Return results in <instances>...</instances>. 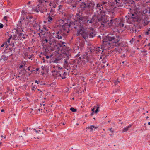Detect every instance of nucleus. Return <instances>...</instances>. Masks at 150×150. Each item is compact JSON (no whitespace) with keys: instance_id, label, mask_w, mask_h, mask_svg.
Listing matches in <instances>:
<instances>
[{"instance_id":"nucleus-1","label":"nucleus","mask_w":150,"mask_h":150,"mask_svg":"<svg viewBox=\"0 0 150 150\" xmlns=\"http://www.w3.org/2000/svg\"><path fill=\"white\" fill-rule=\"evenodd\" d=\"M16 34L12 37L11 36L0 46V47H8L9 46H15L17 40H25L26 39L28 35L23 31V30L18 32H16Z\"/></svg>"},{"instance_id":"nucleus-2","label":"nucleus","mask_w":150,"mask_h":150,"mask_svg":"<svg viewBox=\"0 0 150 150\" xmlns=\"http://www.w3.org/2000/svg\"><path fill=\"white\" fill-rule=\"evenodd\" d=\"M102 37V45L101 47H111L110 45L112 43L116 44L120 40L119 36H115L113 34L110 33L105 37Z\"/></svg>"},{"instance_id":"nucleus-3","label":"nucleus","mask_w":150,"mask_h":150,"mask_svg":"<svg viewBox=\"0 0 150 150\" xmlns=\"http://www.w3.org/2000/svg\"><path fill=\"white\" fill-rule=\"evenodd\" d=\"M116 19L117 18H114L111 17L108 19L106 18L105 16L104 17L101 19L100 22V26L101 27L108 26L112 28H116Z\"/></svg>"},{"instance_id":"nucleus-4","label":"nucleus","mask_w":150,"mask_h":150,"mask_svg":"<svg viewBox=\"0 0 150 150\" xmlns=\"http://www.w3.org/2000/svg\"><path fill=\"white\" fill-rule=\"evenodd\" d=\"M95 5L94 2L92 1L84 0L81 3L79 8L81 12H88L93 9Z\"/></svg>"},{"instance_id":"nucleus-5","label":"nucleus","mask_w":150,"mask_h":150,"mask_svg":"<svg viewBox=\"0 0 150 150\" xmlns=\"http://www.w3.org/2000/svg\"><path fill=\"white\" fill-rule=\"evenodd\" d=\"M92 51L90 49H87L84 54L82 56L79 57L77 60H78V61L79 60L81 61V64L83 65H84L88 62L91 63L92 61L93 57L90 54L92 52Z\"/></svg>"},{"instance_id":"nucleus-6","label":"nucleus","mask_w":150,"mask_h":150,"mask_svg":"<svg viewBox=\"0 0 150 150\" xmlns=\"http://www.w3.org/2000/svg\"><path fill=\"white\" fill-rule=\"evenodd\" d=\"M59 26H62L63 30L66 31L67 33H68L69 30V29L70 28H76V27L75 26V25L73 23V22L68 21H67L64 20H61L59 21Z\"/></svg>"},{"instance_id":"nucleus-7","label":"nucleus","mask_w":150,"mask_h":150,"mask_svg":"<svg viewBox=\"0 0 150 150\" xmlns=\"http://www.w3.org/2000/svg\"><path fill=\"white\" fill-rule=\"evenodd\" d=\"M86 21L85 18L81 15L77 13L75 15V21L73 22V23L74 24L76 28L77 27L83 26V24L86 23Z\"/></svg>"},{"instance_id":"nucleus-8","label":"nucleus","mask_w":150,"mask_h":150,"mask_svg":"<svg viewBox=\"0 0 150 150\" xmlns=\"http://www.w3.org/2000/svg\"><path fill=\"white\" fill-rule=\"evenodd\" d=\"M127 22L129 24L135 25L134 23L138 21L139 19L137 14L136 13L129 14L126 16Z\"/></svg>"},{"instance_id":"nucleus-9","label":"nucleus","mask_w":150,"mask_h":150,"mask_svg":"<svg viewBox=\"0 0 150 150\" xmlns=\"http://www.w3.org/2000/svg\"><path fill=\"white\" fill-rule=\"evenodd\" d=\"M57 49L58 50L57 51L56 50L55 52H56L55 54H61L62 53H63L64 54V55L65 57H64V62L66 63H67V62H68L67 61V60H69V56H71V54L69 52V50H66V49L64 51V50H62V48L60 50V47H57ZM62 48H63L64 47H62Z\"/></svg>"},{"instance_id":"nucleus-10","label":"nucleus","mask_w":150,"mask_h":150,"mask_svg":"<svg viewBox=\"0 0 150 150\" xmlns=\"http://www.w3.org/2000/svg\"><path fill=\"white\" fill-rule=\"evenodd\" d=\"M113 3L117 7H121L123 6L124 4L126 3L133 4L134 3L133 0H112Z\"/></svg>"},{"instance_id":"nucleus-11","label":"nucleus","mask_w":150,"mask_h":150,"mask_svg":"<svg viewBox=\"0 0 150 150\" xmlns=\"http://www.w3.org/2000/svg\"><path fill=\"white\" fill-rule=\"evenodd\" d=\"M75 29H79L77 31L76 35L78 36L81 35V36L85 39L86 38H88L87 31L83 27V26H81L80 27H77Z\"/></svg>"},{"instance_id":"nucleus-12","label":"nucleus","mask_w":150,"mask_h":150,"mask_svg":"<svg viewBox=\"0 0 150 150\" xmlns=\"http://www.w3.org/2000/svg\"><path fill=\"white\" fill-rule=\"evenodd\" d=\"M50 35H46L45 37H44L42 40V46H46V47H51L50 45L52 44V42L50 40L48 41V38L50 37Z\"/></svg>"},{"instance_id":"nucleus-13","label":"nucleus","mask_w":150,"mask_h":150,"mask_svg":"<svg viewBox=\"0 0 150 150\" xmlns=\"http://www.w3.org/2000/svg\"><path fill=\"white\" fill-rule=\"evenodd\" d=\"M39 3H49V5L51 9L53 8H55L56 6V3L55 1L54 0H39Z\"/></svg>"},{"instance_id":"nucleus-14","label":"nucleus","mask_w":150,"mask_h":150,"mask_svg":"<svg viewBox=\"0 0 150 150\" xmlns=\"http://www.w3.org/2000/svg\"><path fill=\"white\" fill-rule=\"evenodd\" d=\"M55 35V37L59 40L63 39L64 40L66 36V34L64 33L62 31L60 30L56 33Z\"/></svg>"},{"instance_id":"nucleus-15","label":"nucleus","mask_w":150,"mask_h":150,"mask_svg":"<svg viewBox=\"0 0 150 150\" xmlns=\"http://www.w3.org/2000/svg\"><path fill=\"white\" fill-rule=\"evenodd\" d=\"M52 10L51 9L50 12L48 13H47L46 15V20L47 21V23L48 24L51 23L54 18V16L51 12Z\"/></svg>"},{"instance_id":"nucleus-16","label":"nucleus","mask_w":150,"mask_h":150,"mask_svg":"<svg viewBox=\"0 0 150 150\" xmlns=\"http://www.w3.org/2000/svg\"><path fill=\"white\" fill-rule=\"evenodd\" d=\"M31 19H33V20H30L29 21H30L31 23L33 25L34 28L37 31L40 30V25L36 23L35 20L32 17H30V20Z\"/></svg>"},{"instance_id":"nucleus-17","label":"nucleus","mask_w":150,"mask_h":150,"mask_svg":"<svg viewBox=\"0 0 150 150\" xmlns=\"http://www.w3.org/2000/svg\"><path fill=\"white\" fill-rule=\"evenodd\" d=\"M92 48L87 47V49H90L91 50H92V52L91 53L90 55H92V53L94 51H95L96 53L99 52L102 54L105 50L104 49V47H93L94 48L93 49Z\"/></svg>"},{"instance_id":"nucleus-18","label":"nucleus","mask_w":150,"mask_h":150,"mask_svg":"<svg viewBox=\"0 0 150 150\" xmlns=\"http://www.w3.org/2000/svg\"><path fill=\"white\" fill-rule=\"evenodd\" d=\"M38 5L39 11L42 13H44L47 11V6L43 5L42 3H40Z\"/></svg>"},{"instance_id":"nucleus-19","label":"nucleus","mask_w":150,"mask_h":150,"mask_svg":"<svg viewBox=\"0 0 150 150\" xmlns=\"http://www.w3.org/2000/svg\"><path fill=\"white\" fill-rule=\"evenodd\" d=\"M25 18H21L18 21V23L17 24V27L16 28H15L14 29L16 30V32H18V31L21 30L22 29V22L24 20Z\"/></svg>"},{"instance_id":"nucleus-20","label":"nucleus","mask_w":150,"mask_h":150,"mask_svg":"<svg viewBox=\"0 0 150 150\" xmlns=\"http://www.w3.org/2000/svg\"><path fill=\"white\" fill-rule=\"evenodd\" d=\"M115 26L116 28L117 27L122 28L124 26V22L122 20L117 18Z\"/></svg>"},{"instance_id":"nucleus-21","label":"nucleus","mask_w":150,"mask_h":150,"mask_svg":"<svg viewBox=\"0 0 150 150\" xmlns=\"http://www.w3.org/2000/svg\"><path fill=\"white\" fill-rule=\"evenodd\" d=\"M82 1V0H71V6L73 8L75 7L76 5L80 3V1Z\"/></svg>"},{"instance_id":"nucleus-22","label":"nucleus","mask_w":150,"mask_h":150,"mask_svg":"<svg viewBox=\"0 0 150 150\" xmlns=\"http://www.w3.org/2000/svg\"><path fill=\"white\" fill-rule=\"evenodd\" d=\"M150 22L149 18L147 16H144L142 20V24L144 26L147 25Z\"/></svg>"},{"instance_id":"nucleus-23","label":"nucleus","mask_w":150,"mask_h":150,"mask_svg":"<svg viewBox=\"0 0 150 150\" xmlns=\"http://www.w3.org/2000/svg\"><path fill=\"white\" fill-rule=\"evenodd\" d=\"M43 47V49L45 50V51L43 52V53L44 55L49 54H51V52L53 50V49L52 48L50 49V47Z\"/></svg>"},{"instance_id":"nucleus-24","label":"nucleus","mask_w":150,"mask_h":150,"mask_svg":"<svg viewBox=\"0 0 150 150\" xmlns=\"http://www.w3.org/2000/svg\"><path fill=\"white\" fill-rule=\"evenodd\" d=\"M87 33L88 34V37L90 38H93L96 35V32L94 31H92L91 32L87 31Z\"/></svg>"},{"instance_id":"nucleus-25","label":"nucleus","mask_w":150,"mask_h":150,"mask_svg":"<svg viewBox=\"0 0 150 150\" xmlns=\"http://www.w3.org/2000/svg\"><path fill=\"white\" fill-rule=\"evenodd\" d=\"M12 49L10 47H6L4 50V52L6 53H9V56H11L12 55L11 53Z\"/></svg>"},{"instance_id":"nucleus-26","label":"nucleus","mask_w":150,"mask_h":150,"mask_svg":"<svg viewBox=\"0 0 150 150\" xmlns=\"http://www.w3.org/2000/svg\"><path fill=\"white\" fill-rule=\"evenodd\" d=\"M100 108L99 106L97 105L96 106H94L92 109V111L93 112H94L96 114H97L99 111V109Z\"/></svg>"},{"instance_id":"nucleus-27","label":"nucleus","mask_w":150,"mask_h":150,"mask_svg":"<svg viewBox=\"0 0 150 150\" xmlns=\"http://www.w3.org/2000/svg\"><path fill=\"white\" fill-rule=\"evenodd\" d=\"M40 33L41 35H42L44 36V37H45L46 35H50V33H47L46 32H45L43 28L42 29L40 30Z\"/></svg>"},{"instance_id":"nucleus-28","label":"nucleus","mask_w":150,"mask_h":150,"mask_svg":"<svg viewBox=\"0 0 150 150\" xmlns=\"http://www.w3.org/2000/svg\"><path fill=\"white\" fill-rule=\"evenodd\" d=\"M8 59V56H6L5 55H2L0 57V61L1 62L2 60H3L4 62L7 61Z\"/></svg>"},{"instance_id":"nucleus-29","label":"nucleus","mask_w":150,"mask_h":150,"mask_svg":"<svg viewBox=\"0 0 150 150\" xmlns=\"http://www.w3.org/2000/svg\"><path fill=\"white\" fill-rule=\"evenodd\" d=\"M98 127L97 126L96 127V126H94V125H91L90 126H88V127H87L86 128V129H90V131L92 132L93 130V128L95 129H96V128H98Z\"/></svg>"},{"instance_id":"nucleus-30","label":"nucleus","mask_w":150,"mask_h":150,"mask_svg":"<svg viewBox=\"0 0 150 150\" xmlns=\"http://www.w3.org/2000/svg\"><path fill=\"white\" fill-rule=\"evenodd\" d=\"M122 49L120 48V47H116L115 48V51L117 53H120L122 51Z\"/></svg>"},{"instance_id":"nucleus-31","label":"nucleus","mask_w":150,"mask_h":150,"mask_svg":"<svg viewBox=\"0 0 150 150\" xmlns=\"http://www.w3.org/2000/svg\"><path fill=\"white\" fill-rule=\"evenodd\" d=\"M63 60V59L61 58L60 57H58L57 58H56L55 59L54 61V62L55 63H59L60 62V61L61 60Z\"/></svg>"},{"instance_id":"nucleus-32","label":"nucleus","mask_w":150,"mask_h":150,"mask_svg":"<svg viewBox=\"0 0 150 150\" xmlns=\"http://www.w3.org/2000/svg\"><path fill=\"white\" fill-rule=\"evenodd\" d=\"M102 6H103V5H102V2H101V3L100 4H97V8H98L99 9V10L101 11L102 10L101 8H102Z\"/></svg>"},{"instance_id":"nucleus-33","label":"nucleus","mask_w":150,"mask_h":150,"mask_svg":"<svg viewBox=\"0 0 150 150\" xmlns=\"http://www.w3.org/2000/svg\"><path fill=\"white\" fill-rule=\"evenodd\" d=\"M64 65L65 66V68H66L67 70H68L69 69H70L69 67V64L68 63V62H67V64L66 63L64 62Z\"/></svg>"},{"instance_id":"nucleus-34","label":"nucleus","mask_w":150,"mask_h":150,"mask_svg":"<svg viewBox=\"0 0 150 150\" xmlns=\"http://www.w3.org/2000/svg\"><path fill=\"white\" fill-rule=\"evenodd\" d=\"M56 72V73L55 74V75H56V77L61 76V74L59 71H56H56L54 70L53 71H52V72Z\"/></svg>"},{"instance_id":"nucleus-35","label":"nucleus","mask_w":150,"mask_h":150,"mask_svg":"<svg viewBox=\"0 0 150 150\" xmlns=\"http://www.w3.org/2000/svg\"><path fill=\"white\" fill-rule=\"evenodd\" d=\"M141 52L143 54L144 56H146L147 54V51L145 50H141Z\"/></svg>"},{"instance_id":"nucleus-36","label":"nucleus","mask_w":150,"mask_h":150,"mask_svg":"<svg viewBox=\"0 0 150 150\" xmlns=\"http://www.w3.org/2000/svg\"><path fill=\"white\" fill-rule=\"evenodd\" d=\"M55 1L56 5L57 4L59 5L60 3L63 1V0H54Z\"/></svg>"},{"instance_id":"nucleus-37","label":"nucleus","mask_w":150,"mask_h":150,"mask_svg":"<svg viewBox=\"0 0 150 150\" xmlns=\"http://www.w3.org/2000/svg\"><path fill=\"white\" fill-rule=\"evenodd\" d=\"M30 20H33V19H31L30 20V21H29V22H25V27L26 28H28V27H30V25L29 24V22H30V21H30Z\"/></svg>"},{"instance_id":"nucleus-38","label":"nucleus","mask_w":150,"mask_h":150,"mask_svg":"<svg viewBox=\"0 0 150 150\" xmlns=\"http://www.w3.org/2000/svg\"><path fill=\"white\" fill-rule=\"evenodd\" d=\"M22 64H24V65H23V64H21V65H20L19 67V69H21V68H22L24 66V67H26L25 64H24L25 63V61H24V62H23V61H22Z\"/></svg>"},{"instance_id":"nucleus-39","label":"nucleus","mask_w":150,"mask_h":150,"mask_svg":"<svg viewBox=\"0 0 150 150\" xmlns=\"http://www.w3.org/2000/svg\"><path fill=\"white\" fill-rule=\"evenodd\" d=\"M70 110L74 112H76L77 111L76 109L73 107H71L70 108Z\"/></svg>"},{"instance_id":"nucleus-40","label":"nucleus","mask_w":150,"mask_h":150,"mask_svg":"<svg viewBox=\"0 0 150 150\" xmlns=\"http://www.w3.org/2000/svg\"><path fill=\"white\" fill-rule=\"evenodd\" d=\"M130 31L132 33H136V32H137V30L135 28H134H134H132V29L130 30Z\"/></svg>"},{"instance_id":"nucleus-41","label":"nucleus","mask_w":150,"mask_h":150,"mask_svg":"<svg viewBox=\"0 0 150 150\" xmlns=\"http://www.w3.org/2000/svg\"><path fill=\"white\" fill-rule=\"evenodd\" d=\"M129 128H128L126 127H125L124 128L123 130L122 131L123 132H125L129 130Z\"/></svg>"},{"instance_id":"nucleus-42","label":"nucleus","mask_w":150,"mask_h":150,"mask_svg":"<svg viewBox=\"0 0 150 150\" xmlns=\"http://www.w3.org/2000/svg\"><path fill=\"white\" fill-rule=\"evenodd\" d=\"M86 23H91L92 22V19L90 20H87V19L86 18Z\"/></svg>"},{"instance_id":"nucleus-43","label":"nucleus","mask_w":150,"mask_h":150,"mask_svg":"<svg viewBox=\"0 0 150 150\" xmlns=\"http://www.w3.org/2000/svg\"><path fill=\"white\" fill-rule=\"evenodd\" d=\"M149 11V12L150 13V11H149L148 9H144L143 11V12L145 14L146 13H147Z\"/></svg>"},{"instance_id":"nucleus-44","label":"nucleus","mask_w":150,"mask_h":150,"mask_svg":"<svg viewBox=\"0 0 150 150\" xmlns=\"http://www.w3.org/2000/svg\"><path fill=\"white\" fill-rule=\"evenodd\" d=\"M24 55L25 57H27L28 58L30 59L31 58V57L30 56H28V54L27 52H26L24 54Z\"/></svg>"},{"instance_id":"nucleus-45","label":"nucleus","mask_w":150,"mask_h":150,"mask_svg":"<svg viewBox=\"0 0 150 150\" xmlns=\"http://www.w3.org/2000/svg\"><path fill=\"white\" fill-rule=\"evenodd\" d=\"M32 9L34 10V11L35 12H38L39 11L38 10V8H37L34 9V8H32Z\"/></svg>"},{"instance_id":"nucleus-46","label":"nucleus","mask_w":150,"mask_h":150,"mask_svg":"<svg viewBox=\"0 0 150 150\" xmlns=\"http://www.w3.org/2000/svg\"><path fill=\"white\" fill-rule=\"evenodd\" d=\"M34 130L35 132H36V133H38L41 134V131L40 130H36L35 129H34Z\"/></svg>"},{"instance_id":"nucleus-47","label":"nucleus","mask_w":150,"mask_h":150,"mask_svg":"<svg viewBox=\"0 0 150 150\" xmlns=\"http://www.w3.org/2000/svg\"><path fill=\"white\" fill-rule=\"evenodd\" d=\"M80 55H81V54H80V53L79 52L78 53V54L76 55V56L75 57V58L78 57H79L80 56Z\"/></svg>"},{"instance_id":"nucleus-48","label":"nucleus","mask_w":150,"mask_h":150,"mask_svg":"<svg viewBox=\"0 0 150 150\" xmlns=\"http://www.w3.org/2000/svg\"><path fill=\"white\" fill-rule=\"evenodd\" d=\"M43 28V29H44V30L45 32H46L47 33H48L47 32L48 30L47 29V28L46 27H44Z\"/></svg>"},{"instance_id":"nucleus-49","label":"nucleus","mask_w":150,"mask_h":150,"mask_svg":"<svg viewBox=\"0 0 150 150\" xmlns=\"http://www.w3.org/2000/svg\"><path fill=\"white\" fill-rule=\"evenodd\" d=\"M109 131H110L112 133H113L114 132V131L112 130V128H110L108 129Z\"/></svg>"},{"instance_id":"nucleus-50","label":"nucleus","mask_w":150,"mask_h":150,"mask_svg":"<svg viewBox=\"0 0 150 150\" xmlns=\"http://www.w3.org/2000/svg\"><path fill=\"white\" fill-rule=\"evenodd\" d=\"M71 0H68L67 1H66V3L68 4H70V5L71 4Z\"/></svg>"},{"instance_id":"nucleus-51","label":"nucleus","mask_w":150,"mask_h":150,"mask_svg":"<svg viewBox=\"0 0 150 150\" xmlns=\"http://www.w3.org/2000/svg\"><path fill=\"white\" fill-rule=\"evenodd\" d=\"M106 62L105 59V58H103L102 60V63L103 64H105Z\"/></svg>"},{"instance_id":"nucleus-52","label":"nucleus","mask_w":150,"mask_h":150,"mask_svg":"<svg viewBox=\"0 0 150 150\" xmlns=\"http://www.w3.org/2000/svg\"><path fill=\"white\" fill-rule=\"evenodd\" d=\"M3 25L1 23H0V29L2 28H3Z\"/></svg>"},{"instance_id":"nucleus-53","label":"nucleus","mask_w":150,"mask_h":150,"mask_svg":"<svg viewBox=\"0 0 150 150\" xmlns=\"http://www.w3.org/2000/svg\"><path fill=\"white\" fill-rule=\"evenodd\" d=\"M149 33L150 34V31H149L148 30L145 33V34L146 35H148Z\"/></svg>"},{"instance_id":"nucleus-54","label":"nucleus","mask_w":150,"mask_h":150,"mask_svg":"<svg viewBox=\"0 0 150 150\" xmlns=\"http://www.w3.org/2000/svg\"><path fill=\"white\" fill-rule=\"evenodd\" d=\"M4 20H5L6 21H7V17L6 16H4Z\"/></svg>"},{"instance_id":"nucleus-55","label":"nucleus","mask_w":150,"mask_h":150,"mask_svg":"<svg viewBox=\"0 0 150 150\" xmlns=\"http://www.w3.org/2000/svg\"><path fill=\"white\" fill-rule=\"evenodd\" d=\"M36 88L35 86H33L32 88V90H34L35 89H36Z\"/></svg>"},{"instance_id":"nucleus-56","label":"nucleus","mask_w":150,"mask_h":150,"mask_svg":"<svg viewBox=\"0 0 150 150\" xmlns=\"http://www.w3.org/2000/svg\"><path fill=\"white\" fill-rule=\"evenodd\" d=\"M60 77H61L62 79H64L66 78V77H65V76H64L63 75V76H62L61 75V76H60Z\"/></svg>"},{"instance_id":"nucleus-57","label":"nucleus","mask_w":150,"mask_h":150,"mask_svg":"<svg viewBox=\"0 0 150 150\" xmlns=\"http://www.w3.org/2000/svg\"><path fill=\"white\" fill-rule=\"evenodd\" d=\"M28 69V71H31V72H33V70H32L31 71L30 70V67H29L28 68V69Z\"/></svg>"},{"instance_id":"nucleus-58","label":"nucleus","mask_w":150,"mask_h":150,"mask_svg":"<svg viewBox=\"0 0 150 150\" xmlns=\"http://www.w3.org/2000/svg\"><path fill=\"white\" fill-rule=\"evenodd\" d=\"M134 41V38H133L132 39V40H131L130 41V43H132Z\"/></svg>"},{"instance_id":"nucleus-59","label":"nucleus","mask_w":150,"mask_h":150,"mask_svg":"<svg viewBox=\"0 0 150 150\" xmlns=\"http://www.w3.org/2000/svg\"><path fill=\"white\" fill-rule=\"evenodd\" d=\"M132 124H129L128 126H127V127L128 128H129L132 126Z\"/></svg>"},{"instance_id":"nucleus-60","label":"nucleus","mask_w":150,"mask_h":150,"mask_svg":"<svg viewBox=\"0 0 150 150\" xmlns=\"http://www.w3.org/2000/svg\"><path fill=\"white\" fill-rule=\"evenodd\" d=\"M119 81H115V85H117V84L118 83H119Z\"/></svg>"},{"instance_id":"nucleus-61","label":"nucleus","mask_w":150,"mask_h":150,"mask_svg":"<svg viewBox=\"0 0 150 150\" xmlns=\"http://www.w3.org/2000/svg\"><path fill=\"white\" fill-rule=\"evenodd\" d=\"M46 56V58L47 59H48L49 58V56L48 55H46V54L45 55Z\"/></svg>"},{"instance_id":"nucleus-62","label":"nucleus","mask_w":150,"mask_h":150,"mask_svg":"<svg viewBox=\"0 0 150 150\" xmlns=\"http://www.w3.org/2000/svg\"><path fill=\"white\" fill-rule=\"evenodd\" d=\"M67 75V73L65 72H64L63 73V76H66V75Z\"/></svg>"},{"instance_id":"nucleus-63","label":"nucleus","mask_w":150,"mask_h":150,"mask_svg":"<svg viewBox=\"0 0 150 150\" xmlns=\"http://www.w3.org/2000/svg\"><path fill=\"white\" fill-rule=\"evenodd\" d=\"M125 57V54H124L123 55H122L121 56V57L122 58L124 57Z\"/></svg>"},{"instance_id":"nucleus-64","label":"nucleus","mask_w":150,"mask_h":150,"mask_svg":"<svg viewBox=\"0 0 150 150\" xmlns=\"http://www.w3.org/2000/svg\"><path fill=\"white\" fill-rule=\"evenodd\" d=\"M35 83H37L38 84V83H39L38 81L37 80H35Z\"/></svg>"}]
</instances>
